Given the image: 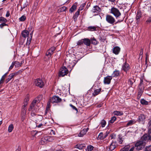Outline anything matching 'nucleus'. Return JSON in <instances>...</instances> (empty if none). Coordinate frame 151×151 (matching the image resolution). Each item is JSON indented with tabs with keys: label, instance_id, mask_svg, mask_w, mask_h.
I'll return each mask as SVG.
<instances>
[{
	"label": "nucleus",
	"instance_id": "43",
	"mask_svg": "<svg viewBox=\"0 0 151 151\" xmlns=\"http://www.w3.org/2000/svg\"><path fill=\"white\" fill-rule=\"evenodd\" d=\"M26 19V17L24 15H23L19 18V20L21 22H23Z\"/></svg>",
	"mask_w": 151,
	"mask_h": 151
},
{
	"label": "nucleus",
	"instance_id": "44",
	"mask_svg": "<svg viewBox=\"0 0 151 151\" xmlns=\"http://www.w3.org/2000/svg\"><path fill=\"white\" fill-rule=\"evenodd\" d=\"M116 118L115 116H113L112 117L111 119V120L109 121V122L111 123H114V121L116 120Z\"/></svg>",
	"mask_w": 151,
	"mask_h": 151
},
{
	"label": "nucleus",
	"instance_id": "17",
	"mask_svg": "<svg viewBox=\"0 0 151 151\" xmlns=\"http://www.w3.org/2000/svg\"><path fill=\"white\" fill-rule=\"evenodd\" d=\"M145 116L144 114H141L139 116L137 121L138 122H143L145 120Z\"/></svg>",
	"mask_w": 151,
	"mask_h": 151
},
{
	"label": "nucleus",
	"instance_id": "45",
	"mask_svg": "<svg viewBox=\"0 0 151 151\" xmlns=\"http://www.w3.org/2000/svg\"><path fill=\"white\" fill-rule=\"evenodd\" d=\"M83 146L82 145L77 144L76 145V148L79 149L81 150L82 149Z\"/></svg>",
	"mask_w": 151,
	"mask_h": 151
},
{
	"label": "nucleus",
	"instance_id": "2",
	"mask_svg": "<svg viewBox=\"0 0 151 151\" xmlns=\"http://www.w3.org/2000/svg\"><path fill=\"white\" fill-rule=\"evenodd\" d=\"M145 145V142L140 139L135 144V147L136 149L139 150L143 149Z\"/></svg>",
	"mask_w": 151,
	"mask_h": 151
},
{
	"label": "nucleus",
	"instance_id": "55",
	"mask_svg": "<svg viewBox=\"0 0 151 151\" xmlns=\"http://www.w3.org/2000/svg\"><path fill=\"white\" fill-rule=\"evenodd\" d=\"M118 140L119 143L120 144H122V142L123 141V140L122 139V138L120 136L119 137Z\"/></svg>",
	"mask_w": 151,
	"mask_h": 151
},
{
	"label": "nucleus",
	"instance_id": "54",
	"mask_svg": "<svg viewBox=\"0 0 151 151\" xmlns=\"http://www.w3.org/2000/svg\"><path fill=\"white\" fill-rule=\"evenodd\" d=\"M6 25H7V24L5 23L4 22L0 24V27L2 28L4 26Z\"/></svg>",
	"mask_w": 151,
	"mask_h": 151
},
{
	"label": "nucleus",
	"instance_id": "6",
	"mask_svg": "<svg viewBox=\"0 0 151 151\" xmlns=\"http://www.w3.org/2000/svg\"><path fill=\"white\" fill-rule=\"evenodd\" d=\"M111 13L113 14L116 18L118 17L121 15V14L119 10L114 7H113L111 8Z\"/></svg>",
	"mask_w": 151,
	"mask_h": 151
},
{
	"label": "nucleus",
	"instance_id": "10",
	"mask_svg": "<svg viewBox=\"0 0 151 151\" xmlns=\"http://www.w3.org/2000/svg\"><path fill=\"white\" fill-rule=\"evenodd\" d=\"M112 76H107L104 78V83L105 84H109L111 82V80L112 79Z\"/></svg>",
	"mask_w": 151,
	"mask_h": 151
},
{
	"label": "nucleus",
	"instance_id": "36",
	"mask_svg": "<svg viewBox=\"0 0 151 151\" xmlns=\"http://www.w3.org/2000/svg\"><path fill=\"white\" fill-rule=\"evenodd\" d=\"M86 5V3H83L80 6L79 8H78V10L80 12V11H81L83 9L84 7Z\"/></svg>",
	"mask_w": 151,
	"mask_h": 151
},
{
	"label": "nucleus",
	"instance_id": "59",
	"mask_svg": "<svg viewBox=\"0 0 151 151\" xmlns=\"http://www.w3.org/2000/svg\"><path fill=\"white\" fill-rule=\"evenodd\" d=\"M27 5L26 4H24L23 6H21V10H22L23 9H24L26 6Z\"/></svg>",
	"mask_w": 151,
	"mask_h": 151
},
{
	"label": "nucleus",
	"instance_id": "30",
	"mask_svg": "<svg viewBox=\"0 0 151 151\" xmlns=\"http://www.w3.org/2000/svg\"><path fill=\"white\" fill-rule=\"evenodd\" d=\"M140 102L141 104L143 105H147L148 104V102L144 99H141Z\"/></svg>",
	"mask_w": 151,
	"mask_h": 151
},
{
	"label": "nucleus",
	"instance_id": "50",
	"mask_svg": "<svg viewBox=\"0 0 151 151\" xmlns=\"http://www.w3.org/2000/svg\"><path fill=\"white\" fill-rule=\"evenodd\" d=\"M134 81L133 79L131 78L129 80V83L130 84L132 85L133 84V82Z\"/></svg>",
	"mask_w": 151,
	"mask_h": 151
},
{
	"label": "nucleus",
	"instance_id": "20",
	"mask_svg": "<svg viewBox=\"0 0 151 151\" xmlns=\"http://www.w3.org/2000/svg\"><path fill=\"white\" fill-rule=\"evenodd\" d=\"M83 43L87 46H89L91 44L90 40L87 38H85L83 39Z\"/></svg>",
	"mask_w": 151,
	"mask_h": 151
},
{
	"label": "nucleus",
	"instance_id": "63",
	"mask_svg": "<svg viewBox=\"0 0 151 151\" xmlns=\"http://www.w3.org/2000/svg\"><path fill=\"white\" fill-rule=\"evenodd\" d=\"M4 79H3L2 78H1V80H0V85L1 84H2L3 83V82H4Z\"/></svg>",
	"mask_w": 151,
	"mask_h": 151
},
{
	"label": "nucleus",
	"instance_id": "3",
	"mask_svg": "<svg viewBox=\"0 0 151 151\" xmlns=\"http://www.w3.org/2000/svg\"><path fill=\"white\" fill-rule=\"evenodd\" d=\"M106 19L108 23L112 25H114L117 23L116 22L115 23V19L110 15H107L106 16Z\"/></svg>",
	"mask_w": 151,
	"mask_h": 151
},
{
	"label": "nucleus",
	"instance_id": "25",
	"mask_svg": "<svg viewBox=\"0 0 151 151\" xmlns=\"http://www.w3.org/2000/svg\"><path fill=\"white\" fill-rule=\"evenodd\" d=\"M130 146L129 145L125 146L123 148L121 149L120 151H129Z\"/></svg>",
	"mask_w": 151,
	"mask_h": 151
},
{
	"label": "nucleus",
	"instance_id": "41",
	"mask_svg": "<svg viewBox=\"0 0 151 151\" xmlns=\"http://www.w3.org/2000/svg\"><path fill=\"white\" fill-rule=\"evenodd\" d=\"M43 119V117L41 115H38L37 116V122H38L39 121H42V119Z\"/></svg>",
	"mask_w": 151,
	"mask_h": 151
},
{
	"label": "nucleus",
	"instance_id": "48",
	"mask_svg": "<svg viewBox=\"0 0 151 151\" xmlns=\"http://www.w3.org/2000/svg\"><path fill=\"white\" fill-rule=\"evenodd\" d=\"M29 101V98L27 97L26 98L24 102V105L26 106L27 104V102Z\"/></svg>",
	"mask_w": 151,
	"mask_h": 151
},
{
	"label": "nucleus",
	"instance_id": "12",
	"mask_svg": "<svg viewBox=\"0 0 151 151\" xmlns=\"http://www.w3.org/2000/svg\"><path fill=\"white\" fill-rule=\"evenodd\" d=\"M130 67L129 64L125 63H124L122 67V70L125 71L127 73V71L130 69Z\"/></svg>",
	"mask_w": 151,
	"mask_h": 151
},
{
	"label": "nucleus",
	"instance_id": "35",
	"mask_svg": "<svg viewBox=\"0 0 151 151\" xmlns=\"http://www.w3.org/2000/svg\"><path fill=\"white\" fill-rule=\"evenodd\" d=\"M98 138L100 139H104V134L103 132H101L99 133L98 135Z\"/></svg>",
	"mask_w": 151,
	"mask_h": 151
},
{
	"label": "nucleus",
	"instance_id": "57",
	"mask_svg": "<svg viewBox=\"0 0 151 151\" xmlns=\"http://www.w3.org/2000/svg\"><path fill=\"white\" fill-rule=\"evenodd\" d=\"M8 72H7V73H6L4 75H3L2 77L1 78H2L3 79H4L6 76L7 74H8Z\"/></svg>",
	"mask_w": 151,
	"mask_h": 151
},
{
	"label": "nucleus",
	"instance_id": "37",
	"mask_svg": "<svg viewBox=\"0 0 151 151\" xmlns=\"http://www.w3.org/2000/svg\"><path fill=\"white\" fill-rule=\"evenodd\" d=\"M86 133L84 131L83 129L81 131L79 134H78V136L81 137H82Z\"/></svg>",
	"mask_w": 151,
	"mask_h": 151
},
{
	"label": "nucleus",
	"instance_id": "51",
	"mask_svg": "<svg viewBox=\"0 0 151 151\" xmlns=\"http://www.w3.org/2000/svg\"><path fill=\"white\" fill-rule=\"evenodd\" d=\"M145 151H151V145L145 148Z\"/></svg>",
	"mask_w": 151,
	"mask_h": 151
},
{
	"label": "nucleus",
	"instance_id": "31",
	"mask_svg": "<svg viewBox=\"0 0 151 151\" xmlns=\"http://www.w3.org/2000/svg\"><path fill=\"white\" fill-rule=\"evenodd\" d=\"M100 124H101V126L102 127H105L106 124V122L104 120L102 119L101 120Z\"/></svg>",
	"mask_w": 151,
	"mask_h": 151
},
{
	"label": "nucleus",
	"instance_id": "23",
	"mask_svg": "<svg viewBox=\"0 0 151 151\" xmlns=\"http://www.w3.org/2000/svg\"><path fill=\"white\" fill-rule=\"evenodd\" d=\"M119 75V72L118 70H115L112 74L111 76L113 77H117Z\"/></svg>",
	"mask_w": 151,
	"mask_h": 151
},
{
	"label": "nucleus",
	"instance_id": "19",
	"mask_svg": "<svg viewBox=\"0 0 151 151\" xmlns=\"http://www.w3.org/2000/svg\"><path fill=\"white\" fill-rule=\"evenodd\" d=\"M29 32L27 30H24L22 32V37L24 38H26L28 37L29 35Z\"/></svg>",
	"mask_w": 151,
	"mask_h": 151
},
{
	"label": "nucleus",
	"instance_id": "8",
	"mask_svg": "<svg viewBox=\"0 0 151 151\" xmlns=\"http://www.w3.org/2000/svg\"><path fill=\"white\" fill-rule=\"evenodd\" d=\"M55 49V47H51L47 50L46 53V55L48 58H50L52 55Z\"/></svg>",
	"mask_w": 151,
	"mask_h": 151
},
{
	"label": "nucleus",
	"instance_id": "16",
	"mask_svg": "<svg viewBox=\"0 0 151 151\" xmlns=\"http://www.w3.org/2000/svg\"><path fill=\"white\" fill-rule=\"evenodd\" d=\"M33 32V31H32V32L29 34V36L27 38V40L26 43L27 45H29L31 41L32 37Z\"/></svg>",
	"mask_w": 151,
	"mask_h": 151
},
{
	"label": "nucleus",
	"instance_id": "14",
	"mask_svg": "<svg viewBox=\"0 0 151 151\" xmlns=\"http://www.w3.org/2000/svg\"><path fill=\"white\" fill-rule=\"evenodd\" d=\"M120 50V48L118 46L114 47L113 50V52L116 55L118 54Z\"/></svg>",
	"mask_w": 151,
	"mask_h": 151
},
{
	"label": "nucleus",
	"instance_id": "53",
	"mask_svg": "<svg viewBox=\"0 0 151 151\" xmlns=\"http://www.w3.org/2000/svg\"><path fill=\"white\" fill-rule=\"evenodd\" d=\"M14 62H13L9 67V71L11 70L13 68L14 66Z\"/></svg>",
	"mask_w": 151,
	"mask_h": 151
},
{
	"label": "nucleus",
	"instance_id": "52",
	"mask_svg": "<svg viewBox=\"0 0 151 151\" xmlns=\"http://www.w3.org/2000/svg\"><path fill=\"white\" fill-rule=\"evenodd\" d=\"M70 106L73 109L75 110L76 111V112H78V109L77 108L75 107L72 104H70Z\"/></svg>",
	"mask_w": 151,
	"mask_h": 151
},
{
	"label": "nucleus",
	"instance_id": "62",
	"mask_svg": "<svg viewBox=\"0 0 151 151\" xmlns=\"http://www.w3.org/2000/svg\"><path fill=\"white\" fill-rule=\"evenodd\" d=\"M43 124L42 123H41L39 125H37V127L38 128L41 127L42 126Z\"/></svg>",
	"mask_w": 151,
	"mask_h": 151
},
{
	"label": "nucleus",
	"instance_id": "1",
	"mask_svg": "<svg viewBox=\"0 0 151 151\" xmlns=\"http://www.w3.org/2000/svg\"><path fill=\"white\" fill-rule=\"evenodd\" d=\"M61 101V99L59 97L56 96H53L52 98H50L49 99L47 102V106L48 108H49L50 106V103H58L60 102Z\"/></svg>",
	"mask_w": 151,
	"mask_h": 151
},
{
	"label": "nucleus",
	"instance_id": "33",
	"mask_svg": "<svg viewBox=\"0 0 151 151\" xmlns=\"http://www.w3.org/2000/svg\"><path fill=\"white\" fill-rule=\"evenodd\" d=\"M14 126L13 124H10L8 127V131L9 132H11L14 129Z\"/></svg>",
	"mask_w": 151,
	"mask_h": 151
},
{
	"label": "nucleus",
	"instance_id": "7",
	"mask_svg": "<svg viewBox=\"0 0 151 151\" xmlns=\"http://www.w3.org/2000/svg\"><path fill=\"white\" fill-rule=\"evenodd\" d=\"M35 84L36 86L40 88H42L44 85L43 82L40 78L37 79L35 80Z\"/></svg>",
	"mask_w": 151,
	"mask_h": 151
},
{
	"label": "nucleus",
	"instance_id": "58",
	"mask_svg": "<svg viewBox=\"0 0 151 151\" xmlns=\"http://www.w3.org/2000/svg\"><path fill=\"white\" fill-rule=\"evenodd\" d=\"M108 134H109V132H106V133L104 134V139L106 137H107Z\"/></svg>",
	"mask_w": 151,
	"mask_h": 151
},
{
	"label": "nucleus",
	"instance_id": "47",
	"mask_svg": "<svg viewBox=\"0 0 151 151\" xmlns=\"http://www.w3.org/2000/svg\"><path fill=\"white\" fill-rule=\"evenodd\" d=\"M37 110H32L31 111V115L32 116H34L36 115V113Z\"/></svg>",
	"mask_w": 151,
	"mask_h": 151
},
{
	"label": "nucleus",
	"instance_id": "29",
	"mask_svg": "<svg viewBox=\"0 0 151 151\" xmlns=\"http://www.w3.org/2000/svg\"><path fill=\"white\" fill-rule=\"evenodd\" d=\"M141 17V14L140 13H137L136 17V22L138 23L139 21V19Z\"/></svg>",
	"mask_w": 151,
	"mask_h": 151
},
{
	"label": "nucleus",
	"instance_id": "4",
	"mask_svg": "<svg viewBox=\"0 0 151 151\" xmlns=\"http://www.w3.org/2000/svg\"><path fill=\"white\" fill-rule=\"evenodd\" d=\"M68 73V70L65 67L63 66L60 69L59 76L63 77L67 75Z\"/></svg>",
	"mask_w": 151,
	"mask_h": 151
},
{
	"label": "nucleus",
	"instance_id": "34",
	"mask_svg": "<svg viewBox=\"0 0 151 151\" xmlns=\"http://www.w3.org/2000/svg\"><path fill=\"white\" fill-rule=\"evenodd\" d=\"M91 43L94 45H96L98 44V41L94 37L91 40Z\"/></svg>",
	"mask_w": 151,
	"mask_h": 151
},
{
	"label": "nucleus",
	"instance_id": "15",
	"mask_svg": "<svg viewBox=\"0 0 151 151\" xmlns=\"http://www.w3.org/2000/svg\"><path fill=\"white\" fill-rule=\"evenodd\" d=\"M97 26H90L87 28V30L90 31H93L97 30L98 29Z\"/></svg>",
	"mask_w": 151,
	"mask_h": 151
},
{
	"label": "nucleus",
	"instance_id": "38",
	"mask_svg": "<svg viewBox=\"0 0 151 151\" xmlns=\"http://www.w3.org/2000/svg\"><path fill=\"white\" fill-rule=\"evenodd\" d=\"M143 80H140V83L139 86V88H144V84L143 83Z\"/></svg>",
	"mask_w": 151,
	"mask_h": 151
},
{
	"label": "nucleus",
	"instance_id": "39",
	"mask_svg": "<svg viewBox=\"0 0 151 151\" xmlns=\"http://www.w3.org/2000/svg\"><path fill=\"white\" fill-rule=\"evenodd\" d=\"M14 65L16 68L19 67L21 66L20 63L18 61H16L14 62Z\"/></svg>",
	"mask_w": 151,
	"mask_h": 151
},
{
	"label": "nucleus",
	"instance_id": "28",
	"mask_svg": "<svg viewBox=\"0 0 151 151\" xmlns=\"http://www.w3.org/2000/svg\"><path fill=\"white\" fill-rule=\"evenodd\" d=\"M66 9L67 8L63 6L61 8H60L58 10L57 12L58 13H60L64 12L66 10Z\"/></svg>",
	"mask_w": 151,
	"mask_h": 151
},
{
	"label": "nucleus",
	"instance_id": "40",
	"mask_svg": "<svg viewBox=\"0 0 151 151\" xmlns=\"http://www.w3.org/2000/svg\"><path fill=\"white\" fill-rule=\"evenodd\" d=\"M7 21V20L5 18L2 17H0V22H3L6 23Z\"/></svg>",
	"mask_w": 151,
	"mask_h": 151
},
{
	"label": "nucleus",
	"instance_id": "42",
	"mask_svg": "<svg viewBox=\"0 0 151 151\" xmlns=\"http://www.w3.org/2000/svg\"><path fill=\"white\" fill-rule=\"evenodd\" d=\"M148 131L150 132H151V119H150L148 122Z\"/></svg>",
	"mask_w": 151,
	"mask_h": 151
},
{
	"label": "nucleus",
	"instance_id": "24",
	"mask_svg": "<svg viewBox=\"0 0 151 151\" xmlns=\"http://www.w3.org/2000/svg\"><path fill=\"white\" fill-rule=\"evenodd\" d=\"M80 12L78 10V11L75 13L74 15L73 16V18L74 20L76 22L77 20V18Z\"/></svg>",
	"mask_w": 151,
	"mask_h": 151
},
{
	"label": "nucleus",
	"instance_id": "9",
	"mask_svg": "<svg viewBox=\"0 0 151 151\" xmlns=\"http://www.w3.org/2000/svg\"><path fill=\"white\" fill-rule=\"evenodd\" d=\"M151 133V132H150L148 131V134H145L141 138L140 140H142L145 142V141L148 140H151V138H150V134Z\"/></svg>",
	"mask_w": 151,
	"mask_h": 151
},
{
	"label": "nucleus",
	"instance_id": "11",
	"mask_svg": "<svg viewBox=\"0 0 151 151\" xmlns=\"http://www.w3.org/2000/svg\"><path fill=\"white\" fill-rule=\"evenodd\" d=\"M101 9L98 6H93L91 10V12L93 13H99L101 12Z\"/></svg>",
	"mask_w": 151,
	"mask_h": 151
},
{
	"label": "nucleus",
	"instance_id": "18",
	"mask_svg": "<svg viewBox=\"0 0 151 151\" xmlns=\"http://www.w3.org/2000/svg\"><path fill=\"white\" fill-rule=\"evenodd\" d=\"M16 74V73H13L10 74L8 78L6 80V83H8L13 78Z\"/></svg>",
	"mask_w": 151,
	"mask_h": 151
},
{
	"label": "nucleus",
	"instance_id": "64",
	"mask_svg": "<svg viewBox=\"0 0 151 151\" xmlns=\"http://www.w3.org/2000/svg\"><path fill=\"white\" fill-rule=\"evenodd\" d=\"M144 89V88H139L138 91L143 92Z\"/></svg>",
	"mask_w": 151,
	"mask_h": 151
},
{
	"label": "nucleus",
	"instance_id": "61",
	"mask_svg": "<svg viewBox=\"0 0 151 151\" xmlns=\"http://www.w3.org/2000/svg\"><path fill=\"white\" fill-rule=\"evenodd\" d=\"M116 137V135H113V134H111V139H114L115 138V137Z\"/></svg>",
	"mask_w": 151,
	"mask_h": 151
},
{
	"label": "nucleus",
	"instance_id": "5",
	"mask_svg": "<svg viewBox=\"0 0 151 151\" xmlns=\"http://www.w3.org/2000/svg\"><path fill=\"white\" fill-rule=\"evenodd\" d=\"M37 101L34 100L30 106V107L29 109V111H31L32 110H37L38 108L37 105H36Z\"/></svg>",
	"mask_w": 151,
	"mask_h": 151
},
{
	"label": "nucleus",
	"instance_id": "49",
	"mask_svg": "<svg viewBox=\"0 0 151 151\" xmlns=\"http://www.w3.org/2000/svg\"><path fill=\"white\" fill-rule=\"evenodd\" d=\"M83 43V40H80L77 42V44L78 45H81Z\"/></svg>",
	"mask_w": 151,
	"mask_h": 151
},
{
	"label": "nucleus",
	"instance_id": "60",
	"mask_svg": "<svg viewBox=\"0 0 151 151\" xmlns=\"http://www.w3.org/2000/svg\"><path fill=\"white\" fill-rule=\"evenodd\" d=\"M10 15V13L8 11H7L6 12V17H9Z\"/></svg>",
	"mask_w": 151,
	"mask_h": 151
},
{
	"label": "nucleus",
	"instance_id": "56",
	"mask_svg": "<svg viewBox=\"0 0 151 151\" xmlns=\"http://www.w3.org/2000/svg\"><path fill=\"white\" fill-rule=\"evenodd\" d=\"M151 22V17H150L146 21V22L147 23H149Z\"/></svg>",
	"mask_w": 151,
	"mask_h": 151
},
{
	"label": "nucleus",
	"instance_id": "32",
	"mask_svg": "<svg viewBox=\"0 0 151 151\" xmlns=\"http://www.w3.org/2000/svg\"><path fill=\"white\" fill-rule=\"evenodd\" d=\"M24 107L22 109V114L23 116L25 115L26 113V109L25 106H23Z\"/></svg>",
	"mask_w": 151,
	"mask_h": 151
},
{
	"label": "nucleus",
	"instance_id": "46",
	"mask_svg": "<svg viewBox=\"0 0 151 151\" xmlns=\"http://www.w3.org/2000/svg\"><path fill=\"white\" fill-rule=\"evenodd\" d=\"M93 147L91 145H89L87 147L88 151H91L93 150Z\"/></svg>",
	"mask_w": 151,
	"mask_h": 151
},
{
	"label": "nucleus",
	"instance_id": "22",
	"mask_svg": "<svg viewBox=\"0 0 151 151\" xmlns=\"http://www.w3.org/2000/svg\"><path fill=\"white\" fill-rule=\"evenodd\" d=\"M101 88L98 89H96L94 91V92L93 93V95L94 96H96L98 95L100 92L101 91Z\"/></svg>",
	"mask_w": 151,
	"mask_h": 151
},
{
	"label": "nucleus",
	"instance_id": "13",
	"mask_svg": "<svg viewBox=\"0 0 151 151\" xmlns=\"http://www.w3.org/2000/svg\"><path fill=\"white\" fill-rule=\"evenodd\" d=\"M116 142L115 141L113 140L112 142L110 144L109 149L111 150H113L116 147Z\"/></svg>",
	"mask_w": 151,
	"mask_h": 151
},
{
	"label": "nucleus",
	"instance_id": "27",
	"mask_svg": "<svg viewBox=\"0 0 151 151\" xmlns=\"http://www.w3.org/2000/svg\"><path fill=\"white\" fill-rule=\"evenodd\" d=\"M135 123V121L134 120H132L129 121L127 123L126 125V127H127L133 125Z\"/></svg>",
	"mask_w": 151,
	"mask_h": 151
},
{
	"label": "nucleus",
	"instance_id": "26",
	"mask_svg": "<svg viewBox=\"0 0 151 151\" xmlns=\"http://www.w3.org/2000/svg\"><path fill=\"white\" fill-rule=\"evenodd\" d=\"M114 114L117 116H121L123 115V112L116 111L114 112Z\"/></svg>",
	"mask_w": 151,
	"mask_h": 151
},
{
	"label": "nucleus",
	"instance_id": "21",
	"mask_svg": "<svg viewBox=\"0 0 151 151\" xmlns=\"http://www.w3.org/2000/svg\"><path fill=\"white\" fill-rule=\"evenodd\" d=\"M77 3H75L72 5L69 10V11L70 12L72 13L76 9L77 7Z\"/></svg>",
	"mask_w": 151,
	"mask_h": 151
}]
</instances>
